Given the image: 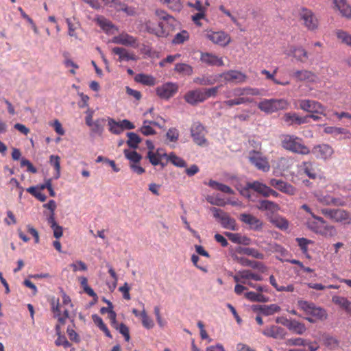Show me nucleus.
I'll return each instance as SVG.
<instances>
[{
  "instance_id": "nucleus-1",
  "label": "nucleus",
  "mask_w": 351,
  "mask_h": 351,
  "mask_svg": "<svg viewBox=\"0 0 351 351\" xmlns=\"http://www.w3.org/2000/svg\"><path fill=\"white\" fill-rule=\"evenodd\" d=\"M223 95L227 99L223 102V105L231 108L234 106L252 103L253 99L247 96L258 95H259V91L257 88L250 87H237L226 90L224 91Z\"/></svg>"
},
{
  "instance_id": "nucleus-2",
  "label": "nucleus",
  "mask_w": 351,
  "mask_h": 351,
  "mask_svg": "<svg viewBox=\"0 0 351 351\" xmlns=\"http://www.w3.org/2000/svg\"><path fill=\"white\" fill-rule=\"evenodd\" d=\"M297 305L306 315H309L305 319L310 323H315L317 320L324 321L328 317L326 311L313 302L300 300L297 302Z\"/></svg>"
},
{
  "instance_id": "nucleus-3",
  "label": "nucleus",
  "mask_w": 351,
  "mask_h": 351,
  "mask_svg": "<svg viewBox=\"0 0 351 351\" xmlns=\"http://www.w3.org/2000/svg\"><path fill=\"white\" fill-rule=\"evenodd\" d=\"M339 189V185L335 184H330L326 186L325 192L322 191H315L313 192V195L319 202L323 204L343 206L346 204L343 199L331 195V193H337Z\"/></svg>"
},
{
  "instance_id": "nucleus-4",
  "label": "nucleus",
  "mask_w": 351,
  "mask_h": 351,
  "mask_svg": "<svg viewBox=\"0 0 351 351\" xmlns=\"http://www.w3.org/2000/svg\"><path fill=\"white\" fill-rule=\"evenodd\" d=\"M281 143L284 149L291 152L302 155H307L310 153V149L304 144L302 139L296 136L283 135Z\"/></svg>"
},
{
  "instance_id": "nucleus-5",
  "label": "nucleus",
  "mask_w": 351,
  "mask_h": 351,
  "mask_svg": "<svg viewBox=\"0 0 351 351\" xmlns=\"http://www.w3.org/2000/svg\"><path fill=\"white\" fill-rule=\"evenodd\" d=\"M235 187L241 195L248 198L249 199H252L250 192V189L264 197H268V192L270 191V188L269 186L258 181L247 182L245 186L237 184L235 185Z\"/></svg>"
},
{
  "instance_id": "nucleus-6",
  "label": "nucleus",
  "mask_w": 351,
  "mask_h": 351,
  "mask_svg": "<svg viewBox=\"0 0 351 351\" xmlns=\"http://www.w3.org/2000/svg\"><path fill=\"white\" fill-rule=\"evenodd\" d=\"M306 226L313 232L326 237H332L336 234L334 227L326 221H307Z\"/></svg>"
},
{
  "instance_id": "nucleus-7",
  "label": "nucleus",
  "mask_w": 351,
  "mask_h": 351,
  "mask_svg": "<svg viewBox=\"0 0 351 351\" xmlns=\"http://www.w3.org/2000/svg\"><path fill=\"white\" fill-rule=\"evenodd\" d=\"M299 16L304 26L308 30L314 31L318 28L319 20L312 10L302 7L300 9Z\"/></svg>"
},
{
  "instance_id": "nucleus-8",
  "label": "nucleus",
  "mask_w": 351,
  "mask_h": 351,
  "mask_svg": "<svg viewBox=\"0 0 351 351\" xmlns=\"http://www.w3.org/2000/svg\"><path fill=\"white\" fill-rule=\"evenodd\" d=\"M299 107L303 111L311 114H320L326 116V108L319 102L311 99L298 100Z\"/></svg>"
},
{
  "instance_id": "nucleus-9",
  "label": "nucleus",
  "mask_w": 351,
  "mask_h": 351,
  "mask_svg": "<svg viewBox=\"0 0 351 351\" xmlns=\"http://www.w3.org/2000/svg\"><path fill=\"white\" fill-rule=\"evenodd\" d=\"M248 159L258 169L267 172L270 169V165L266 157L256 151H252L249 154Z\"/></svg>"
},
{
  "instance_id": "nucleus-10",
  "label": "nucleus",
  "mask_w": 351,
  "mask_h": 351,
  "mask_svg": "<svg viewBox=\"0 0 351 351\" xmlns=\"http://www.w3.org/2000/svg\"><path fill=\"white\" fill-rule=\"evenodd\" d=\"M178 90V85L174 82H166L156 88V95L162 99H169Z\"/></svg>"
},
{
  "instance_id": "nucleus-11",
  "label": "nucleus",
  "mask_w": 351,
  "mask_h": 351,
  "mask_svg": "<svg viewBox=\"0 0 351 351\" xmlns=\"http://www.w3.org/2000/svg\"><path fill=\"white\" fill-rule=\"evenodd\" d=\"M291 76L295 82L308 83H317L319 82V77L315 73L306 69L293 71Z\"/></svg>"
},
{
  "instance_id": "nucleus-12",
  "label": "nucleus",
  "mask_w": 351,
  "mask_h": 351,
  "mask_svg": "<svg viewBox=\"0 0 351 351\" xmlns=\"http://www.w3.org/2000/svg\"><path fill=\"white\" fill-rule=\"evenodd\" d=\"M220 78L223 79L225 83L243 84L247 80V75L237 70H229L220 73Z\"/></svg>"
},
{
  "instance_id": "nucleus-13",
  "label": "nucleus",
  "mask_w": 351,
  "mask_h": 351,
  "mask_svg": "<svg viewBox=\"0 0 351 351\" xmlns=\"http://www.w3.org/2000/svg\"><path fill=\"white\" fill-rule=\"evenodd\" d=\"M191 134L193 141L198 145L203 146L207 144L205 138L206 130L199 122L194 123L191 128Z\"/></svg>"
},
{
  "instance_id": "nucleus-14",
  "label": "nucleus",
  "mask_w": 351,
  "mask_h": 351,
  "mask_svg": "<svg viewBox=\"0 0 351 351\" xmlns=\"http://www.w3.org/2000/svg\"><path fill=\"white\" fill-rule=\"evenodd\" d=\"M206 37L216 45L226 46L230 42V36L224 32L207 31Z\"/></svg>"
},
{
  "instance_id": "nucleus-15",
  "label": "nucleus",
  "mask_w": 351,
  "mask_h": 351,
  "mask_svg": "<svg viewBox=\"0 0 351 351\" xmlns=\"http://www.w3.org/2000/svg\"><path fill=\"white\" fill-rule=\"evenodd\" d=\"M111 43L133 48H137L138 47V40L125 32H122L118 36H114L111 40Z\"/></svg>"
},
{
  "instance_id": "nucleus-16",
  "label": "nucleus",
  "mask_w": 351,
  "mask_h": 351,
  "mask_svg": "<svg viewBox=\"0 0 351 351\" xmlns=\"http://www.w3.org/2000/svg\"><path fill=\"white\" fill-rule=\"evenodd\" d=\"M311 152L317 158L327 160L332 156L334 150L332 147L328 144H321L315 146Z\"/></svg>"
},
{
  "instance_id": "nucleus-17",
  "label": "nucleus",
  "mask_w": 351,
  "mask_h": 351,
  "mask_svg": "<svg viewBox=\"0 0 351 351\" xmlns=\"http://www.w3.org/2000/svg\"><path fill=\"white\" fill-rule=\"evenodd\" d=\"M203 90L197 88L188 91L184 96L185 101L192 106L204 101Z\"/></svg>"
},
{
  "instance_id": "nucleus-18",
  "label": "nucleus",
  "mask_w": 351,
  "mask_h": 351,
  "mask_svg": "<svg viewBox=\"0 0 351 351\" xmlns=\"http://www.w3.org/2000/svg\"><path fill=\"white\" fill-rule=\"evenodd\" d=\"M333 4L342 17L351 19V5L347 0H333Z\"/></svg>"
},
{
  "instance_id": "nucleus-19",
  "label": "nucleus",
  "mask_w": 351,
  "mask_h": 351,
  "mask_svg": "<svg viewBox=\"0 0 351 351\" xmlns=\"http://www.w3.org/2000/svg\"><path fill=\"white\" fill-rule=\"evenodd\" d=\"M167 156V154L162 149H158L156 151L147 152V158L152 165L156 166L160 165L162 168L165 166V164L162 162V159Z\"/></svg>"
},
{
  "instance_id": "nucleus-20",
  "label": "nucleus",
  "mask_w": 351,
  "mask_h": 351,
  "mask_svg": "<svg viewBox=\"0 0 351 351\" xmlns=\"http://www.w3.org/2000/svg\"><path fill=\"white\" fill-rule=\"evenodd\" d=\"M207 200L211 203L212 204H215L217 206H225L226 204H230L234 206H241V202L235 198H228L227 199H224L221 198L218 195L214 196L210 195L207 197Z\"/></svg>"
},
{
  "instance_id": "nucleus-21",
  "label": "nucleus",
  "mask_w": 351,
  "mask_h": 351,
  "mask_svg": "<svg viewBox=\"0 0 351 351\" xmlns=\"http://www.w3.org/2000/svg\"><path fill=\"white\" fill-rule=\"evenodd\" d=\"M165 24L163 22H159L157 25L149 21L146 23L147 30L158 37H166L168 36L169 32L164 27Z\"/></svg>"
},
{
  "instance_id": "nucleus-22",
  "label": "nucleus",
  "mask_w": 351,
  "mask_h": 351,
  "mask_svg": "<svg viewBox=\"0 0 351 351\" xmlns=\"http://www.w3.org/2000/svg\"><path fill=\"white\" fill-rule=\"evenodd\" d=\"M269 184L278 190L289 195H294L296 191L295 189L292 185L281 180L271 179Z\"/></svg>"
},
{
  "instance_id": "nucleus-23",
  "label": "nucleus",
  "mask_w": 351,
  "mask_h": 351,
  "mask_svg": "<svg viewBox=\"0 0 351 351\" xmlns=\"http://www.w3.org/2000/svg\"><path fill=\"white\" fill-rule=\"evenodd\" d=\"M200 60L209 66H221L224 64L222 58L210 53H202Z\"/></svg>"
},
{
  "instance_id": "nucleus-24",
  "label": "nucleus",
  "mask_w": 351,
  "mask_h": 351,
  "mask_svg": "<svg viewBox=\"0 0 351 351\" xmlns=\"http://www.w3.org/2000/svg\"><path fill=\"white\" fill-rule=\"evenodd\" d=\"M51 304L52 311L54 313V317L58 318V321L59 322V324L56 326V333L57 335H60V325H64L65 324V320L66 318L61 316L60 306L58 300H55V299H52Z\"/></svg>"
},
{
  "instance_id": "nucleus-25",
  "label": "nucleus",
  "mask_w": 351,
  "mask_h": 351,
  "mask_svg": "<svg viewBox=\"0 0 351 351\" xmlns=\"http://www.w3.org/2000/svg\"><path fill=\"white\" fill-rule=\"evenodd\" d=\"M283 120L285 123H287L289 125L296 123L298 125H301L303 123H308V117H300L295 112H287L285 113L283 116Z\"/></svg>"
},
{
  "instance_id": "nucleus-26",
  "label": "nucleus",
  "mask_w": 351,
  "mask_h": 351,
  "mask_svg": "<svg viewBox=\"0 0 351 351\" xmlns=\"http://www.w3.org/2000/svg\"><path fill=\"white\" fill-rule=\"evenodd\" d=\"M112 51L115 55L119 56L118 60L122 61H130L137 60V56L133 53H130L126 49L123 47H116L112 49Z\"/></svg>"
},
{
  "instance_id": "nucleus-27",
  "label": "nucleus",
  "mask_w": 351,
  "mask_h": 351,
  "mask_svg": "<svg viewBox=\"0 0 351 351\" xmlns=\"http://www.w3.org/2000/svg\"><path fill=\"white\" fill-rule=\"evenodd\" d=\"M253 309L254 311H259L263 315L269 316L278 313L281 308L276 304H272L270 305H254Z\"/></svg>"
},
{
  "instance_id": "nucleus-28",
  "label": "nucleus",
  "mask_w": 351,
  "mask_h": 351,
  "mask_svg": "<svg viewBox=\"0 0 351 351\" xmlns=\"http://www.w3.org/2000/svg\"><path fill=\"white\" fill-rule=\"evenodd\" d=\"M97 22L99 27L108 34H114L118 32V28L103 16L98 17Z\"/></svg>"
},
{
  "instance_id": "nucleus-29",
  "label": "nucleus",
  "mask_w": 351,
  "mask_h": 351,
  "mask_svg": "<svg viewBox=\"0 0 351 351\" xmlns=\"http://www.w3.org/2000/svg\"><path fill=\"white\" fill-rule=\"evenodd\" d=\"M263 334L274 339H284L285 337L284 328L276 326H271L269 328H265L263 331Z\"/></svg>"
},
{
  "instance_id": "nucleus-30",
  "label": "nucleus",
  "mask_w": 351,
  "mask_h": 351,
  "mask_svg": "<svg viewBox=\"0 0 351 351\" xmlns=\"http://www.w3.org/2000/svg\"><path fill=\"white\" fill-rule=\"evenodd\" d=\"M288 330L294 334L302 335L306 331L305 324L295 319H291L288 327Z\"/></svg>"
},
{
  "instance_id": "nucleus-31",
  "label": "nucleus",
  "mask_w": 351,
  "mask_h": 351,
  "mask_svg": "<svg viewBox=\"0 0 351 351\" xmlns=\"http://www.w3.org/2000/svg\"><path fill=\"white\" fill-rule=\"evenodd\" d=\"M332 302L342 309L345 310L348 314L351 315V302L346 298L334 295L332 298Z\"/></svg>"
},
{
  "instance_id": "nucleus-32",
  "label": "nucleus",
  "mask_w": 351,
  "mask_h": 351,
  "mask_svg": "<svg viewBox=\"0 0 351 351\" xmlns=\"http://www.w3.org/2000/svg\"><path fill=\"white\" fill-rule=\"evenodd\" d=\"M291 54L301 62H305L308 57L307 51L302 47H291Z\"/></svg>"
},
{
  "instance_id": "nucleus-33",
  "label": "nucleus",
  "mask_w": 351,
  "mask_h": 351,
  "mask_svg": "<svg viewBox=\"0 0 351 351\" xmlns=\"http://www.w3.org/2000/svg\"><path fill=\"white\" fill-rule=\"evenodd\" d=\"M300 168L309 178L315 179L317 178V172L314 163L311 162H303Z\"/></svg>"
},
{
  "instance_id": "nucleus-34",
  "label": "nucleus",
  "mask_w": 351,
  "mask_h": 351,
  "mask_svg": "<svg viewBox=\"0 0 351 351\" xmlns=\"http://www.w3.org/2000/svg\"><path fill=\"white\" fill-rule=\"evenodd\" d=\"M257 208L262 210H267L271 213H275L279 210V206L276 203L269 200L261 201Z\"/></svg>"
},
{
  "instance_id": "nucleus-35",
  "label": "nucleus",
  "mask_w": 351,
  "mask_h": 351,
  "mask_svg": "<svg viewBox=\"0 0 351 351\" xmlns=\"http://www.w3.org/2000/svg\"><path fill=\"white\" fill-rule=\"evenodd\" d=\"M134 80L136 82L146 86H154L156 84V79L152 75L144 73L137 74Z\"/></svg>"
},
{
  "instance_id": "nucleus-36",
  "label": "nucleus",
  "mask_w": 351,
  "mask_h": 351,
  "mask_svg": "<svg viewBox=\"0 0 351 351\" xmlns=\"http://www.w3.org/2000/svg\"><path fill=\"white\" fill-rule=\"evenodd\" d=\"M326 214L332 219H348L349 215L347 212L341 209L326 210Z\"/></svg>"
},
{
  "instance_id": "nucleus-37",
  "label": "nucleus",
  "mask_w": 351,
  "mask_h": 351,
  "mask_svg": "<svg viewBox=\"0 0 351 351\" xmlns=\"http://www.w3.org/2000/svg\"><path fill=\"white\" fill-rule=\"evenodd\" d=\"M151 125H156L160 128V125L156 121L145 120L143 123L140 130L145 136L152 135L155 134V130L152 128Z\"/></svg>"
},
{
  "instance_id": "nucleus-38",
  "label": "nucleus",
  "mask_w": 351,
  "mask_h": 351,
  "mask_svg": "<svg viewBox=\"0 0 351 351\" xmlns=\"http://www.w3.org/2000/svg\"><path fill=\"white\" fill-rule=\"evenodd\" d=\"M208 184L209 186L212 187L213 189L220 191L221 192H223L224 193L234 194V191L230 186H228L226 184H223L222 183H219L215 180H210L208 182Z\"/></svg>"
},
{
  "instance_id": "nucleus-39",
  "label": "nucleus",
  "mask_w": 351,
  "mask_h": 351,
  "mask_svg": "<svg viewBox=\"0 0 351 351\" xmlns=\"http://www.w3.org/2000/svg\"><path fill=\"white\" fill-rule=\"evenodd\" d=\"M245 297L252 302H267L269 300V298L262 293L253 291L245 293Z\"/></svg>"
},
{
  "instance_id": "nucleus-40",
  "label": "nucleus",
  "mask_w": 351,
  "mask_h": 351,
  "mask_svg": "<svg viewBox=\"0 0 351 351\" xmlns=\"http://www.w3.org/2000/svg\"><path fill=\"white\" fill-rule=\"evenodd\" d=\"M258 107L261 111H263L267 114H271V113L274 112V109L271 99H265L262 100L261 101H260L258 103Z\"/></svg>"
},
{
  "instance_id": "nucleus-41",
  "label": "nucleus",
  "mask_w": 351,
  "mask_h": 351,
  "mask_svg": "<svg viewBox=\"0 0 351 351\" xmlns=\"http://www.w3.org/2000/svg\"><path fill=\"white\" fill-rule=\"evenodd\" d=\"M174 70L177 73L184 75H191L193 73V67L185 63L176 64Z\"/></svg>"
},
{
  "instance_id": "nucleus-42",
  "label": "nucleus",
  "mask_w": 351,
  "mask_h": 351,
  "mask_svg": "<svg viewBox=\"0 0 351 351\" xmlns=\"http://www.w3.org/2000/svg\"><path fill=\"white\" fill-rule=\"evenodd\" d=\"M336 36L341 43L351 47V34L350 33L339 29L336 32Z\"/></svg>"
},
{
  "instance_id": "nucleus-43",
  "label": "nucleus",
  "mask_w": 351,
  "mask_h": 351,
  "mask_svg": "<svg viewBox=\"0 0 351 351\" xmlns=\"http://www.w3.org/2000/svg\"><path fill=\"white\" fill-rule=\"evenodd\" d=\"M49 162L56 170L54 179L57 180L60 177V158L56 155H51L49 158Z\"/></svg>"
},
{
  "instance_id": "nucleus-44",
  "label": "nucleus",
  "mask_w": 351,
  "mask_h": 351,
  "mask_svg": "<svg viewBox=\"0 0 351 351\" xmlns=\"http://www.w3.org/2000/svg\"><path fill=\"white\" fill-rule=\"evenodd\" d=\"M167 161L171 162L173 165L178 167H184L186 166V162L180 157L176 156L174 153L171 152L167 154L166 157Z\"/></svg>"
},
{
  "instance_id": "nucleus-45",
  "label": "nucleus",
  "mask_w": 351,
  "mask_h": 351,
  "mask_svg": "<svg viewBox=\"0 0 351 351\" xmlns=\"http://www.w3.org/2000/svg\"><path fill=\"white\" fill-rule=\"evenodd\" d=\"M108 124L109 127V131L114 134H119L123 131L120 122L116 121L112 118H108Z\"/></svg>"
},
{
  "instance_id": "nucleus-46",
  "label": "nucleus",
  "mask_w": 351,
  "mask_h": 351,
  "mask_svg": "<svg viewBox=\"0 0 351 351\" xmlns=\"http://www.w3.org/2000/svg\"><path fill=\"white\" fill-rule=\"evenodd\" d=\"M128 140L127 141L128 145L133 149L138 147V144L141 143V139L138 135L134 132H128L127 134Z\"/></svg>"
},
{
  "instance_id": "nucleus-47",
  "label": "nucleus",
  "mask_w": 351,
  "mask_h": 351,
  "mask_svg": "<svg viewBox=\"0 0 351 351\" xmlns=\"http://www.w3.org/2000/svg\"><path fill=\"white\" fill-rule=\"evenodd\" d=\"M105 119H98L92 123V125H89L93 132L98 134H101L104 131V123Z\"/></svg>"
},
{
  "instance_id": "nucleus-48",
  "label": "nucleus",
  "mask_w": 351,
  "mask_h": 351,
  "mask_svg": "<svg viewBox=\"0 0 351 351\" xmlns=\"http://www.w3.org/2000/svg\"><path fill=\"white\" fill-rule=\"evenodd\" d=\"M240 253H243L247 256H251L255 258L258 259H263L264 255L263 254L259 252L257 250L250 247H243L241 248L239 251Z\"/></svg>"
},
{
  "instance_id": "nucleus-49",
  "label": "nucleus",
  "mask_w": 351,
  "mask_h": 351,
  "mask_svg": "<svg viewBox=\"0 0 351 351\" xmlns=\"http://www.w3.org/2000/svg\"><path fill=\"white\" fill-rule=\"evenodd\" d=\"M224 234L233 243L248 244V243L245 242V241H248L249 239L245 237H241V235L240 234L231 233V232H225Z\"/></svg>"
},
{
  "instance_id": "nucleus-50",
  "label": "nucleus",
  "mask_w": 351,
  "mask_h": 351,
  "mask_svg": "<svg viewBox=\"0 0 351 351\" xmlns=\"http://www.w3.org/2000/svg\"><path fill=\"white\" fill-rule=\"evenodd\" d=\"M123 152L125 158L130 160V164L139 162L142 158V156L135 151L125 149Z\"/></svg>"
},
{
  "instance_id": "nucleus-51",
  "label": "nucleus",
  "mask_w": 351,
  "mask_h": 351,
  "mask_svg": "<svg viewBox=\"0 0 351 351\" xmlns=\"http://www.w3.org/2000/svg\"><path fill=\"white\" fill-rule=\"evenodd\" d=\"M274 112L280 110L287 109L289 106V102L285 99H271Z\"/></svg>"
},
{
  "instance_id": "nucleus-52",
  "label": "nucleus",
  "mask_w": 351,
  "mask_h": 351,
  "mask_svg": "<svg viewBox=\"0 0 351 351\" xmlns=\"http://www.w3.org/2000/svg\"><path fill=\"white\" fill-rule=\"evenodd\" d=\"M324 132L326 134H333L335 136H337L339 134H350L349 131L344 128L332 126L325 128Z\"/></svg>"
},
{
  "instance_id": "nucleus-53",
  "label": "nucleus",
  "mask_w": 351,
  "mask_h": 351,
  "mask_svg": "<svg viewBox=\"0 0 351 351\" xmlns=\"http://www.w3.org/2000/svg\"><path fill=\"white\" fill-rule=\"evenodd\" d=\"M299 213L301 215H304V217L308 219L312 217L314 219H322L320 217H316L314 213L312 211V209L306 204H303L301 206L299 210Z\"/></svg>"
},
{
  "instance_id": "nucleus-54",
  "label": "nucleus",
  "mask_w": 351,
  "mask_h": 351,
  "mask_svg": "<svg viewBox=\"0 0 351 351\" xmlns=\"http://www.w3.org/2000/svg\"><path fill=\"white\" fill-rule=\"evenodd\" d=\"M141 305L143 306V308L141 313V317L142 319V324L143 326L147 328L150 329L154 326V322L153 321L148 317L145 308H144V304L141 303Z\"/></svg>"
},
{
  "instance_id": "nucleus-55",
  "label": "nucleus",
  "mask_w": 351,
  "mask_h": 351,
  "mask_svg": "<svg viewBox=\"0 0 351 351\" xmlns=\"http://www.w3.org/2000/svg\"><path fill=\"white\" fill-rule=\"evenodd\" d=\"M189 34L186 30H182V32L176 34L173 39V43L176 45L183 43L184 41L189 40Z\"/></svg>"
},
{
  "instance_id": "nucleus-56",
  "label": "nucleus",
  "mask_w": 351,
  "mask_h": 351,
  "mask_svg": "<svg viewBox=\"0 0 351 351\" xmlns=\"http://www.w3.org/2000/svg\"><path fill=\"white\" fill-rule=\"evenodd\" d=\"M241 274L244 280L252 279L256 281H261L263 280V277L261 275L253 273L250 270H242Z\"/></svg>"
},
{
  "instance_id": "nucleus-57",
  "label": "nucleus",
  "mask_w": 351,
  "mask_h": 351,
  "mask_svg": "<svg viewBox=\"0 0 351 351\" xmlns=\"http://www.w3.org/2000/svg\"><path fill=\"white\" fill-rule=\"evenodd\" d=\"M163 4L167 5L170 9L174 11H180L182 9L180 0H160Z\"/></svg>"
},
{
  "instance_id": "nucleus-58",
  "label": "nucleus",
  "mask_w": 351,
  "mask_h": 351,
  "mask_svg": "<svg viewBox=\"0 0 351 351\" xmlns=\"http://www.w3.org/2000/svg\"><path fill=\"white\" fill-rule=\"evenodd\" d=\"M286 344L289 346H304L307 345V341L302 338H291L286 341Z\"/></svg>"
},
{
  "instance_id": "nucleus-59",
  "label": "nucleus",
  "mask_w": 351,
  "mask_h": 351,
  "mask_svg": "<svg viewBox=\"0 0 351 351\" xmlns=\"http://www.w3.org/2000/svg\"><path fill=\"white\" fill-rule=\"evenodd\" d=\"M203 77V86L213 85L219 81L220 74L210 75Z\"/></svg>"
},
{
  "instance_id": "nucleus-60",
  "label": "nucleus",
  "mask_w": 351,
  "mask_h": 351,
  "mask_svg": "<svg viewBox=\"0 0 351 351\" xmlns=\"http://www.w3.org/2000/svg\"><path fill=\"white\" fill-rule=\"evenodd\" d=\"M324 345L329 347L330 349H335L339 346V341L335 337L326 335L324 338Z\"/></svg>"
},
{
  "instance_id": "nucleus-61",
  "label": "nucleus",
  "mask_w": 351,
  "mask_h": 351,
  "mask_svg": "<svg viewBox=\"0 0 351 351\" xmlns=\"http://www.w3.org/2000/svg\"><path fill=\"white\" fill-rule=\"evenodd\" d=\"M50 227L53 230V236L56 239H59L62 236L63 229L62 226H58L56 221H49Z\"/></svg>"
},
{
  "instance_id": "nucleus-62",
  "label": "nucleus",
  "mask_w": 351,
  "mask_h": 351,
  "mask_svg": "<svg viewBox=\"0 0 351 351\" xmlns=\"http://www.w3.org/2000/svg\"><path fill=\"white\" fill-rule=\"evenodd\" d=\"M167 138L170 142H176L179 137V131L176 128H171L166 134Z\"/></svg>"
},
{
  "instance_id": "nucleus-63",
  "label": "nucleus",
  "mask_w": 351,
  "mask_h": 351,
  "mask_svg": "<svg viewBox=\"0 0 351 351\" xmlns=\"http://www.w3.org/2000/svg\"><path fill=\"white\" fill-rule=\"evenodd\" d=\"M156 15L160 19H162L163 21H167L168 23L173 24L176 21L175 19L168 14L166 12L158 10L156 11Z\"/></svg>"
},
{
  "instance_id": "nucleus-64",
  "label": "nucleus",
  "mask_w": 351,
  "mask_h": 351,
  "mask_svg": "<svg viewBox=\"0 0 351 351\" xmlns=\"http://www.w3.org/2000/svg\"><path fill=\"white\" fill-rule=\"evenodd\" d=\"M219 86L212 87L210 88L202 89L203 96L204 97V101L209 97H215L218 93Z\"/></svg>"
}]
</instances>
